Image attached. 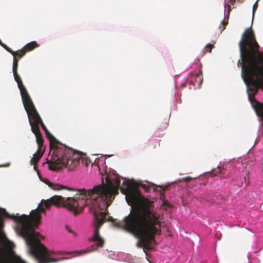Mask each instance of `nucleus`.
I'll return each instance as SVG.
<instances>
[{
	"label": "nucleus",
	"mask_w": 263,
	"mask_h": 263,
	"mask_svg": "<svg viewBox=\"0 0 263 263\" xmlns=\"http://www.w3.org/2000/svg\"><path fill=\"white\" fill-rule=\"evenodd\" d=\"M106 183L103 180L102 184L95 186L93 189L86 190L84 189L77 190L74 197L65 198L61 196H53L47 200L42 199L35 210H32L30 215L23 214L14 215V221L17 223L16 231L26 241L29 248L30 253L37 260V263L55 262L63 260L51 257L53 251H49L40 240L41 236L34 229L38 227L41 222V213H45V209H49L53 204L57 206L63 205L75 214L82 211L83 208L89 204L108 211V206L115 198V195L118 194L120 189L122 193L126 195V200L128 204L136 203L138 200V195L136 191L129 190L128 183L123 182L126 189L120 187V180L118 177L110 178L107 175L105 177ZM49 186L53 190H60L63 189L69 191H76L73 188H68L59 184H54L49 182Z\"/></svg>",
	"instance_id": "f257e3e1"
},
{
	"label": "nucleus",
	"mask_w": 263,
	"mask_h": 263,
	"mask_svg": "<svg viewBox=\"0 0 263 263\" xmlns=\"http://www.w3.org/2000/svg\"><path fill=\"white\" fill-rule=\"evenodd\" d=\"M241 67V77L247 86L249 100L255 104L253 107L257 115L263 120V103L255 100L259 88L263 90V53L252 27L247 28L239 43Z\"/></svg>",
	"instance_id": "f03ea898"
},
{
	"label": "nucleus",
	"mask_w": 263,
	"mask_h": 263,
	"mask_svg": "<svg viewBox=\"0 0 263 263\" xmlns=\"http://www.w3.org/2000/svg\"><path fill=\"white\" fill-rule=\"evenodd\" d=\"M157 216L148 203L142 202L132 207L130 213L122 221L117 222L116 226L123 228L139 239L136 246L143 248Z\"/></svg>",
	"instance_id": "7ed1b4c3"
},
{
	"label": "nucleus",
	"mask_w": 263,
	"mask_h": 263,
	"mask_svg": "<svg viewBox=\"0 0 263 263\" xmlns=\"http://www.w3.org/2000/svg\"><path fill=\"white\" fill-rule=\"evenodd\" d=\"M54 162V166L57 168L53 171L61 169L63 166L67 167L69 171H73L81 162L85 166L90 163V159L85 154L79 153L66 146H61V148L55 151Z\"/></svg>",
	"instance_id": "20e7f679"
},
{
	"label": "nucleus",
	"mask_w": 263,
	"mask_h": 263,
	"mask_svg": "<svg viewBox=\"0 0 263 263\" xmlns=\"http://www.w3.org/2000/svg\"><path fill=\"white\" fill-rule=\"evenodd\" d=\"M90 209L92 211L94 216V222H93V232L91 237L88 238L89 242H94L91 246V249H87L83 251H78L77 253L78 255L82 253H87L96 251L99 248L103 247L105 240L101 236L100 234V229L102 224L106 221H111L115 223V220L113 218L108 215V211L105 210H101L97 206L89 204Z\"/></svg>",
	"instance_id": "39448f33"
},
{
	"label": "nucleus",
	"mask_w": 263,
	"mask_h": 263,
	"mask_svg": "<svg viewBox=\"0 0 263 263\" xmlns=\"http://www.w3.org/2000/svg\"><path fill=\"white\" fill-rule=\"evenodd\" d=\"M22 102L27 113L31 131L35 136L36 143L37 145L43 144L44 140L40 132L39 125H41L45 132L48 130L39 115L30 97L22 100Z\"/></svg>",
	"instance_id": "423d86ee"
},
{
	"label": "nucleus",
	"mask_w": 263,
	"mask_h": 263,
	"mask_svg": "<svg viewBox=\"0 0 263 263\" xmlns=\"http://www.w3.org/2000/svg\"><path fill=\"white\" fill-rule=\"evenodd\" d=\"M45 133L46 137L49 140L50 149L53 150L51 160L50 161L47 162L49 164L48 168L50 170H55L58 167L54 165L56 163V162H54V157L56 155L55 152L61 148V146L65 145L60 143L49 130L46 131Z\"/></svg>",
	"instance_id": "0eeeda50"
},
{
	"label": "nucleus",
	"mask_w": 263,
	"mask_h": 263,
	"mask_svg": "<svg viewBox=\"0 0 263 263\" xmlns=\"http://www.w3.org/2000/svg\"><path fill=\"white\" fill-rule=\"evenodd\" d=\"M0 263H26L10 250L0 247Z\"/></svg>",
	"instance_id": "6e6552de"
},
{
	"label": "nucleus",
	"mask_w": 263,
	"mask_h": 263,
	"mask_svg": "<svg viewBox=\"0 0 263 263\" xmlns=\"http://www.w3.org/2000/svg\"><path fill=\"white\" fill-rule=\"evenodd\" d=\"M18 60L16 58H13L12 71L15 81L17 84L18 87L20 90L22 100L30 97L26 87L23 84L22 81L19 74L17 73Z\"/></svg>",
	"instance_id": "1a4fd4ad"
},
{
	"label": "nucleus",
	"mask_w": 263,
	"mask_h": 263,
	"mask_svg": "<svg viewBox=\"0 0 263 263\" xmlns=\"http://www.w3.org/2000/svg\"><path fill=\"white\" fill-rule=\"evenodd\" d=\"M161 224L159 220L158 217H157L155 220V221L154 223V224L151 229V234L148 237H147L146 242L145 243L144 246L143 247V252L145 253V255H147V253L146 252V250H151V247L150 245L151 242L154 240L155 237L156 235H160L161 233V229H160Z\"/></svg>",
	"instance_id": "9d476101"
},
{
	"label": "nucleus",
	"mask_w": 263,
	"mask_h": 263,
	"mask_svg": "<svg viewBox=\"0 0 263 263\" xmlns=\"http://www.w3.org/2000/svg\"><path fill=\"white\" fill-rule=\"evenodd\" d=\"M38 148L37 152L33 155V158L31 160V163H37L42 157L44 152L45 148L43 147V144L37 145Z\"/></svg>",
	"instance_id": "9b49d317"
},
{
	"label": "nucleus",
	"mask_w": 263,
	"mask_h": 263,
	"mask_svg": "<svg viewBox=\"0 0 263 263\" xmlns=\"http://www.w3.org/2000/svg\"><path fill=\"white\" fill-rule=\"evenodd\" d=\"M192 81L195 82V85H196L197 87H200L203 81L202 72L201 71L200 73H197L193 77Z\"/></svg>",
	"instance_id": "f8f14e48"
},
{
	"label": "nucleus",
	"mask_w": 263,
	"mask_h": 263,
	"mask_svg": "<svg viewBox=\"0 0 263 263\" xmlns=\"http://www.w3.org/2000/svg\"><path fill=\"white\" fill-rule=\"evenodd\" d=\"M38 46L37 44L35 41H33L26 44L23 49L26 51V52L30 51L34 49L35 48Z\"/></svg>",
	"instance_id": "ddd939ff"
},
{
	"label": "nucleus",
	"mask_w": 263,
	"mask_h": 263,
	"mask_svg": "<svg viewBox=\"0 0 263 263\" xmlns=\"http://www.w3.org/2000/svg\"><path fill=\"white\" fill-rule=\"evenodd\" d=\"M26 51L23 49V48L19 50L16 51H14L13 54H11L13 56V58H16L18 60L19 59L22 58L23 56L26 54Z\"/></svg>",
	"instance_id": "4468645a"
},
{
	"label": "nucleus",
	"mask_w": 263,
	"mask_h": 263,
	"mask_svg": "<svg viewBox=\"0 0 263 263\" xmlns=\"http://www.w3.org/2000/svg\"><path fill=\"white\" fill-rule=\"evenodd\" d=\"M222 171L220 167H218L215 169L212 170V171L209 173L210 176H216L218 174L220 173Z\"/></svg>",
	"instance_id": "2eb2a0df"
},
{
	"label": "nucleus",
	"mask_w": 263,
	"mask_h": 263,
	"mask_svg": "<svg viewBox=\"0 0 263 263\" xmlns=\"http://www.w3.org/2000/svg\"><path fill=\"white\" fill-rule=\"evenodd\" d=\"M213 47H214V44H207L204 48V53L205 52H211V50H212V48H213Z\"/></svg>",
	"instance_id": "dca6fc26"
},
{
	"label": "nucleus",
	"mask_w": 263,
	"mask_h": 263,
	"mask_svg": "<svg viewBox=\"0 0 263 263\" xmlns=\"http://www.w3.org/2000/svg\"><path fill=\"white\" fill-rule=\"evenodd\" d=\"M227 24H228V22H226L224 21H222L221 22V25L219 26V29H220V33H221L222 31L225 29Z\"/></svg>",
	"instance_id": "f3484780"
},
{
	"label": "nucleus",
	"mask_w": 263,
	"mask_h": 263,
	"mask_svg": "<svg viewBox=\"0 0 263 263\" xmlns=\"http://www.w3.org/2000/svg\"><path fill=\"white\" fill-rule=\"evenodd\" d=\"M8 52L10 53L11 54L14 53V51L11 50L9 47H8L6 44H4L2 45Z\"/></svg>",
	"instance_id": "a211bd4d"
},
{
	"label": "nucleus",
	"mask_w": 263,
	"mask_h": 263,
	"mask_svg": "<svg viewBox=\"0 0 263 263\" xmlns=\"http://www.w3.org/2000/svg\"><path fill=\"white\" fill-rule=\"evenodd\" d=\"M141 186L144 189V190L146 192H148L149 190V187L147 186L145 184H141Z\"/></svg>",
	"instance_id": "6ab92c4d"
},
{
	"label": "nucleus",
	"mask_w": 263,
	"mask_h": 263,
	"mask_svg": "<svg viewBox=\"0 0 263 263\" xmlns=\"http://www.w3.org/2000/svg\"><path fill=\"white\" fill-rule=\"evenodd\" d=\"M257 7H258V3H257V1H256L253 6V10H252L253 15H254L255 11L256 9H257Z\"/></svg>",
	"instance_id": "aec40b11"
},
{
	"label": "nucleus",
	"mask_w": 263,
	"mask_h": 263,
	"mask_svg": "<svg viewBox=\"0 0 263 263\" xmlns=\"http://www.w3.org/2000/svg\"><path fill=\"white\" fill-rule=\"evenodd\" d=\"M192 179V177H190V176H187V177H186L182 179V180L183 181H190L191 179Z\"/></svg>",
	"instance_id": "412c9836"
},
{
	"label": "nucleus",
	"mask_w": 263,
	"mask_h": 263,
	"mask_svg": "<svg viewBox=\"0 0 263 263\" xmlns=\"http://www.w3.org/2000/svg\"><path fill=\"white\" fill-rule=\"evenodd\" d=\"M66 229L69 232L75 235V233L69 228L68 226H66Z\"/></svg>",
	"instance_id": "4be33fe9"
},
{
	"label": "nucleus",
	"mask_w": 263,
	"mask_h": 263,
	"mask_svg": "<svg viewBox=\"0 0 263 263\" xmlns=\"http://www.w3.org/2000/svg\"><path fill=\"white\" fill-rule=\"evenodd\" d=\"M33 167H34V169L37 172V174L39 173V171L37 170V165H36V163H33Z\"/></svg>",
	"instance_id": "5701e85b"
},
{
	"label": "nucleus",
	"mask_w": 263,
	"mask_h": 263,
	"mask_svg": "<svg viewBox=\"0 0 263 263\" xmlns=\"http://www.w3.org/2000/svg\"><path fill=\"white\" fill-rule=\"evenodd\" d=\"M9 165H10V163H6V164H4V165H0V166L7 167V166H9Z\"/></svg>",
	"instance_id": "b1692460"
},
{
	"label": "nucleus",
	"mask_w": 263,
	"mask_h": 263,
	"mask_svg": "<svg viewBox=\"0 0 263 263\" xmlns=\"http://www.w3.org/2000/svg\"><path fill=\"white\" fill-rule=\"evenodd\" d=\"M3 44L1 40H0V45L2 46Z\"/></svg>",
	"instance_id": "393cba45"
},
{
	"label": "nucleus",
	"mask_w": 263,
	"mask_h": 263,
	"mask_svg": "<svg viewBox=\"0 0 263 263\" xmlns=\"http://www.w3.org/2000/svg\"><path fill=\"white\" fill-rule=\"evenodd\" d=\"M3 44L1 40H0V45L2 46Z\"/></svg>",
	"instance_id": "a878e982"
},
{
	"label": "nucleus",
	"mask_w": 263,
	"mask_h": 263,
	"mask_svg": "<svg viewBox=\"0 0 263 263\" xmlns=\"http://www.w3.org/2000/svg\"><path fill=\"white\" fill-rule=\"evenodd\" d=\"M230 9H231V7L230 6H229V11H230Z\"/></svg>",
	"instance_id": "bb28decb"
},
{
	"label": "nucleus",
	"mask_w": 263,
	"mask_h": 263,
	"mask_svg": "<svg viewBox=\"0 0 263 263\" xmlns=\"http://www.w3.org/2000/svg\"><path fill=\"white\" fill-rule=\"evenodd\" d=\"M262 132V134L263 135V127H262V132Z\"/></svg>",
	"instance_id": "cd10ccee"
},
{
	"label": "nucleus",
	"mask_w": 263,
	"mask_h": 263,
	"mask_svg": "<svg viewBox=\"0 0 263 263\" xmlns=\"http://www.w3.org/2000/svg\"><path fill=\"white\" fill-rule=\"evenodd\" d=\"M65 254H70L69 252H67V253H65Z\"/></svg>",
	"instance_id": "c85d7f7f"
}]
</instances>
